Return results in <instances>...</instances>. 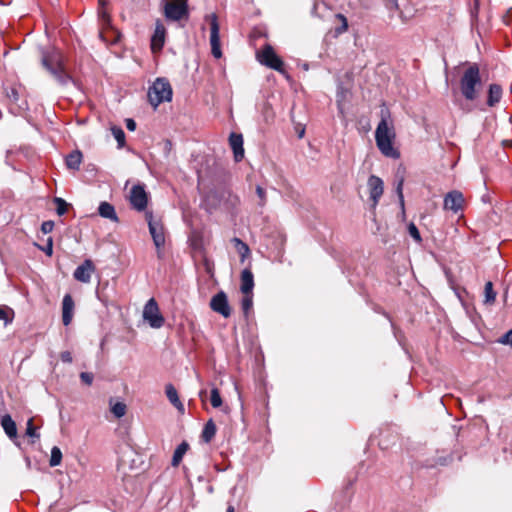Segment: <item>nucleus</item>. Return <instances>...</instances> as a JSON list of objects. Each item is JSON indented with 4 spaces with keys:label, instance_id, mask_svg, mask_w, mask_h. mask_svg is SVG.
<instances>
[{
    "label": "nucleus",
    "instance_id": "obj_24",
    "mask_svg": "<svg viewBox=\"0 0 512 512\" xmlns=\"http://www.w3.org/2000/svg\"><path fill=\"white\" fill-rule=\"evenodd\" d=\"M188 449H189V445L185 441H183L181 444H179L177 446V448L175 449V451L173 453L172 462H171L173 467H177L181 463L183 456L186 454Z\"/></svg>",
    "mask_w": 512,
    "mask_h": 512
},
{
    "label": "nucleus",
    "instance_id": "obj_4",
    "mask_svg": "<svg viewBox=\"0 0 512 512\" xmlns=\"http://www.w3.org/2000/svg\"><path fill=\"white\" fill-rule=\"evenodd\" d=\"M171 99L172 87L168 80L164 78H157L148 90V100L150 104L156 108L162 102H168L171 101Z\"/></svg>",
    "mask_w": 512,
    "mask_h": 512
},
{
    "label": "nucleus",
    "instance_id": "obj_8",
    "mask_svg": "<svg viewBox=\"0 0 512 512\" xmlns=\"http://www.w3.org/2000/svg\"><path fill=\"white\" fill-rule=\"evenodd\" d=\"M146 220L153 242L159 250L165 244L164 227L159 220L154 219L152 212H146Z\"/></svg>",
    "mask_w": 512,
    "mask_h": 512
},
{
    "label": "nucleus",
    "instance_id": "obj_37",
    "mask_svg": "<svg viewBox=\"0 0 512 512\" xmlns=\"http://www.w3.org/2000/svg\"><path fill=\"white\" fill-rule=\"evenodd\" d=\"M8 312L13 313V310L7 307L0 306V320H4L5 324L12 322V318L8 317Z\"/></svg>",
    "mask_w": 512,
    "mask_h": 512
},
{
    "label": "nucleus",
    "instance_id": "obj_33",
    "mask_svg": "<svg viewBox=\"0 0 512 512\" xmlns=\"http://www.w3.org/2000/svg\"><path fill=\"white\" fill-rule=\"evenodd\" d=\"M56 211L58 215H64L68 210V204L62 198H55Z\"/></svg>",
    "mask_w": 512,
    "mask_h": 512
},
{
    "label": "nucleus",
    "instance_id": "obj_43",
    "mask_svg": "<svg viewBox=\"0 0 512 512\" xmlns=\"http://www.w3.org/2000/svg\"><path fill=\"white\" fill-rule=\"evenodd\" d=\"M500 342L503 344H509L512 346V329L508 331L501 339Z\"/></svg>",
    "mask_w": 512,
    "mask_h": 512
},
{
    "label": "nucleus",
    "instance_id": "obj_41",
    "mask_svg": "<svg viewBox=\"0 0 512 512\" xmlns=\"http://www.w3.org/2000/svg\"><path fill=\"white\" fill-rule=\"evenodd\" d=\"M53 228H54L53 221H44L41 225V231L44 234H48V233L52 232Z\"/></svg>",
    "mask_w": 512,
    "mask_h": 512
},
{
    "label": "nucleus",
    "instance_id": "obj_30",
    "mask_svg": "<svg viewBox=\"0 0 512 512\" xmlns=\"http://www.w3.org/2000/svg\"><path fill=\"white\" fill-rule=\"evenodd\" d=\"M114 138L118 143V147H123L125 144V133L120 127H112L111 129Z\"/></svg>",
    "mask_w": 512,
    "mask_h": 512
},
{
    "label": "nucleus",
    "instance_id": "obj_38",
    "mask_svg": "<svg viewBox=\"0 0 512 512\" xmlns=\"http://www.w3.org/2000/svg\"><path fill=\"white\" fill-rule=\"evenodd\" d=\"M403 182H404V180L401 178L396 187V192H397L401 207H404Z\"/></svg>",
    "mask_w": 512,
    "mask_h": 512
},
{
    "label": "nucleus",
    "instance_id": "obj_44",
    "mask_svg": "<svg viewBox=\"0 0 512 512\" xmlns=\"http://www.w3.org/2000/svg\"><path fill=\"white\" fill-rule=\"evenodd\" d=\"M43 251H44L48 256H51V255H52V253H53V242H52V238H49V239H48L47 246L43 249Z\"/></svg>",
    "mask_w": 512,
    "mask_h": 512
},
{
    "label": "nucleus",
    "instance_id": "obj_28",
    "mask_svg": "<svg viewBox=\"0 0 512 512\" xmlns=\"http://www.w3.org/2000/svg\"><path fill=\"white\" fill-rule=\"evenodd\" d=\"M62 461V452L59 447L54 446L51 449V457L49 464L51 467H56L61 464Z\"/></svg>",
    "mask_w": 512,
    "mask_h": 512
},
{
    "label": "nucleus",
    "instance_id": "obj_22",
    "mask_svg": "<svg viewBox=\"0 0 512 512\" xmlns=\"http://www.w3.org/2000/svg\"><path fill=\"white\" fill-rule=\"evenodd\" d=\"M82 158V153L79 150H74L66 156L65 164L68 169L78 171L82 163Z\"/></svg>",
    "mask_w": 512,
    "mask_h": 512
},
{
    "label": "nucleus",
    "instance_id": "obj_50",
    "mask_svg": "<svg viewBox=\"0 0 512 512\" xmlns=\"http://www.w3.org/2000/svg\"><path fill=\"white\" fill-rule=\"evenodd\" d=\"M303 134H304V130H302L301 132H299V137H303Z\"/></svg>",
    "mask_w": 512,
    "mask_h": 512
},
{
    "label": "nucleus",
    "instance_id": "obj_14",
    "mask_svg": "<svg viewBox=\"0 0 512 512\" xmlns=\"http://www.w3.org/2000/svg\"><path fill=\"white\" fill-rule=\"evenodd\" d=\"M370 199L372 200V207L375 208L384 191V183L381 178L375 175H371L367 182Z\"/></svg>",
    "mask_w": 512,
    "mask_h": 512
},
{
    "label": "nucleus",
    "instance_id": "obj_42",
    "mask_svg": "<svg viewBox=\"0 0 512 512\" xmlns=\"http://www.w3.org/2000/svg\"><path fill=\"white\" fill-rule=\"evenodd\" d=\"M60 359L65 362V363H71L73 358H72V354L71 352L69 351H63L61 352L60 354Z\"/></svg>",
    "mask_w": 512,
    "mask_h": 512
},
{
    "label": "nucleus",
    "instance_id": "obj_10",
    "mask_svg": "<svg viewBox=\"0 0 512 512\" xmlns=\"http://www.w3.org/2000/svg\"><path fill=\"white\" fill-rule=\"evenodd\" d=\"M210 308L224 318H229L232 313L228 297L224 291H219L211 298Z\"/></svg>",
    "mask_w": 512,
    "mask_h": 512
},
{
    "label": "nucleus",
    "instance_id": "obj_39",
    "mask_svg": "<svg viewBox=\"0 0 512 512\" xmlns=\"http://www.w3.org/2000/svg\"><path fill=\"white\" fill-rule=\"evenodd\" d=\"M80 379L86 385H91L92 382H93L94 376L90 372H81L80 373Z\"/></svg>",
    "mask_w": 512,
    "mask_h": 512
},
{
    "label": "nucleus",
    "instance_id": "obj_19",
    "mask_svg": "<svg viewBox=\"0 0 512 512\" xmlns=\"http://www.w3.org/2000/svg\"><path fill=\"white\" fill-rule=\"evenodd\" d=\"M503 90L499 84H490L488 88L487 105L489 107L496 106L502 98Z\"/></svg>",
    "mask_w": 512,
    "mask_h": 512
},
{
    "label": "nucleus",
    "instance_id": "obj_25",
    "mask_svg": "<svg viewBox=\"0 0 512 512\" xmlns=\"http://www.w3.org/2000/svg\"><path fill=\"white\" fill-rule=\"evenodd\" d=\"M216 430V425L213 422V420L210 419L209 421H207L201 435L203 441L209 443L214 438Z\"/></svg>",
    "mask_w": 512,
    "mask_h": 512
},
{
    "label": "nucleus",
    "instance_id": "obj_12",
    "mask_svg": "<svg viewBox=\"0 0 512 512\" xmlns=\"http://www.w3.org/2000/svg\"><path fill=\"white\" fill-rule=\"evenodd\" d=\"M148 197L145 189L141 185H135L130 191L131 206L137 211H143L147 207Z\"/></svg>",
    "mask_w": 512,
    "mask_h": 512
},
{
    "label": "nucleus",
    "instance_id": "obj_17",
    "mask_svg": "<svg viewBox=\"0 0 512 512\" xmlns=\"http://www.w3.org/2000/svg\"><path fill=\"white\" fill-rule=\"evenodd\" d=\"M74 301L70 294H66L62 301V321L65 326H68L73 318Z\"/></svg>",
    "mask_w": 512,
    "mask_h": 512
},
{
    "label": "nucleus",
    "instance_id": "obj_26",
    "mask_svg": "<svg viewBox=\"0 0 512 512\" xmlns=\"http://www.w3.org/2000/svg\"><path fill=\"white\" fill-rule=\"evenodd\" d=\"M232 242H233L237 252L241 256V261H244V259L250 253V249H249L248 245L246 243H244L242 240H240L239 238H236V237L232 239Z\"/></svg>",
    "mask_w": 512,
    "mask_h": 512
},
{
    "label": "nucleus",
    "instance_id": "obj_11",
    "mask_svg": "<svg viewBox=\"0 0 512 512\" xmlns=\"http://www.w3.org/2000/svg\"><path fill=\"white\" fill-rule=\"evenodd\" d=\"M166 28L162 21L157 20L155 23V29L151 36V51L153 54L160 53L165 45L166 41Z\"/></svg>",
    "mask_w": 512,
    "mask_h": 512
},
{
    "label": "nucleus",
    "instance_id": "obj_35",
    "mask_svg": "<svg viewBox=\"0 0 512 512\" xmlns=\"http://www.w3.org/2000/svg\"><path fill=\"white\" fill-rule=\"evenodd\" d=\"M408 232L410 236L418 243L421 242L422 238L420 232L414 223H410L408 226Z\"/></svg>",
    "mask_w": 512,
    "mask_h": 512
},
{
    "label": "nucleus",
    "instance_id": "obj_32",
    "mask_svg": "<svg viewBox=\"0 0 512 512\" xmlns=\"http://www.w3.org/2000/svg\"><path fill=\"white\" fill-rule=\"evenodd\" d=\"M336 18L341 22V26L337 27L335 29V33L337 35H340V34H342V33L347 31V29H348V22H347L346 17L343 14H340V13L337 14Z\"/></svg>",
    "mask_w": 512,
    "mask_h": 512
},
{
    "label": "nucleus",
    "instance_id": "obj_1",
    "mask_svg": "<svg viewBox=\"0 0 512 512\" xmlns=\"http://www.w3.org/2000/svg\"><path fill=\"white\" fill-rule=\"evenodd\" d=\"M390 118V113L387 109L381 110V120L375 131V141L380 152L393 159L400 156L398 150L393 147V140L395 139L394 126Z\"/></svg>",
    "mask_w": 512,
    "mask_h": 512
},
{
    "label": "nucleus",
    "instance_id": "obj_2",
    "mask_svg": "<svg viewBox=\"0 0 512 512\" xmlns=\"http://www.w3.org/2000/svg\"><path fill=\"white\" fill-rule=\"evenodd\" d=\"M42 66L54 77L61 86L73 82L72 77L67 73L64 58L60 50L50 48L42 51Z\"/></svg>",
    "mask_w": 512,
    "mask_h": 512
},
{
    "label": "nucleus",
    "instance_id": "obj_29",
    "mask_svg": "<svg viewBox=\"0 0 512 512\" xmlns=\"http://www.w3.org/2000/svg\"><path fill=\"white\" fill-rule=\"evenodd\" d=\"M111 412L116 418H122L126 414L127 406L123 402L111 404Z\"/></svg>",
    "mask_w": 512,
    "mask_h": 512
},
{
    "label": "nucleus",
    "instance_id": "obj_5",
    "mask_svg": "<svg viewBox=\"0 0 512 512\" xmlns=\"http://www.w3.org/2000/svg\"><path fill=\"white\" fill-rule=\"evenodd\" d=\"M143 319L150 327L159 329L164 325V317L160 313L159 306L154 298H150L143 309Z\"/></svg>",
    "mask_w": 512,
    "mask_h": 512
},
{
    "label": "nucleus",
    "instance_id": "obj_9",
    "mask_svg": "<svg viewBox=\"0 0 512 512\" xmlns=\"http://www.w3.org/2000/svg\"><path fill=\"white\" fill-rule=\"evenodd\" d=\"M259 62L271 69L281 72L283 69V61L276 55L273 48L269 45L265 46L260 53H257Z\"/></svg>",
    "mask_w": 512,
    "mask_h": 512
},
{
    "label": "nucleus",
    "instance_id": "obj_6",
    "mask_svg": "<svg viewBox=\"0 0 512 512\" xmlns=\"http://www.w3.org/2000/svg\"><path fill=\"white\" fill-rule=\"evenodd\" d=\"M164 15L168 20L179 21L188 16V7L185 0H170L164 5Z\"/></svg>",
    "mask_w": 512,
    "mask_h": 512
},
{
    "label": "nucleus",
    "instance_id": "obj_31",
    "mask_svg": "<svg viewBox=\"0 0 512 512\" xmlns=\"http://www.w3.org/2000/svg\"><path fill=\"white\" fill-rule=\"evenodd\" d=\"M210 402L214 408H219L222 405V398L218 388L214 387L211 390Z\"/></svg>",
    "mask_w": 512,
    "mask_h": 512
},
{
    "label": "nucleus",
    "instance_id": "obj_27",
    "mask_svg": "<svg viewBox=\"0 0 512 512\" xmlns=\"http://www.w3.org/2000/svg\"><path fill=\"white\" fill-rule=\"evenodd\" d=\"M496 292L493 288V283L491 281L486 282L484 287V303L491 305L495 302Z\"/></svg>",
    "mask_w": 512,
    "mask_h": 512
},
{
    "label": "nucleus",
    "instance_id": "obj_45",
    "mask_svg": "<svg viewBox=\"0 0 512 512\" xmlns=\"http://www.w3.org/2000/svg\"><path fill=\"white\" fill-rule=\"evenodd\" d=\"M126 128L129 131H134L136 129V122L131 118L126 119Z\"/></svg>",
    "mask_w": 512,
    "mask_h": 512
},
{
    "label": "nucleus",
    "instance_id": "obj_13",
    "mask_svg": "<svg viewBox=\"0 0 512 512\" xmlns=\"http://www.w3.org/2000/svg\"><path fill=\"white\" fill-rule=\"evenodd\" d=\"M443 206L445 210H450L454 213L462 211L464 206L463 194L457 190L447 193L444 197Z\"/></svg>",
    "mask_w": 512,
    "mask_h": 512
},
{
    "label": "nucleus",
    "instance_id": "obj_18",
    "mask_svg": "<svg viewBox=\"0 0 512 512\" xmlns=\"http://www.w3.org/2000/svg\"><path fill=\"white\" fill-rule=\"evenodd\" d=\"M254 288V276L250 269L246 268L241 272L240 290L243 294H252Z\"/></svg>",
    "mask_w": 512,
    "mask_h": 512
},
{
    "label": "nucleus",
    "instance_id": "obj_16",
    "mask_svg": "<svg viewBox=\"0 0 512 512\" xmlns=\"http://www.w3.org/2000/svg\"><path fill=\"white\" fill-rule=\"evenodd\" d=\"M229 144L233 151L234 159L240 162L244 158L243 136L238 133H231L229 136Z\"/></svg>",
    "mask_w": 512,
    "mask_h": 512
},
{
    "label": "nucleus",
    "instance_id": "obj_49",
    "mask_svg": "<svg viewBox=\"0 0 512 512\" xmlns=\"http://www.w3.org/2000/svg\"><path fill=\"white\" fill-rule=\"evenodd\" d=\"M103 18H104V20H105L106 22H109V17H108V16H106L105 14H103Z\"/></svg>",
    "mask_w": 512,
    "mask_h": 512
},
{
    "label": "nucleus",
    "instance_id": "obj_15",
    "mask_svg": "<svg viewBox=\"0 0 512 512\" xmlns=\"http://www.w3.org/2000/svg\"><path fill=\"white\" fill-rule=\"evenodd\" d=\"M93 271V262L90 259H86L80 266L75 269L73 276L77 281L82 283H89Z\"/></svg>",
    "mask_w": 512,
    "mask_h": 512
},
{
    "label": "nucleus",
    "instance_id": "obj_47",
    "mask_svg": "<svg viewBox=\"0 0 512 512\" xmlns=\"http://www.w3.org/2000/svg\"><path fill=\"white\" fill-rule=\"evenodd\" d=\"M226 512H234V508L232 506H229Z\"/></svg>",
    "mask_w": 512,
    "mask_h": 512
},
{
    "label": "nucleus",
    "instance_id": "obj_36",
    "mask_svg": "<svg viewBox=\"0 0 512 512\" xmlns=\"http://www.w3.org/2000/svg\"><path fill=\"white\" fill-rule=\"evenodd\" d=\"M26 434L33 438L40 437V434L36 432V427H34L32 419H29L27 422Z\"/></svg>",
    "mask_w": 512,
    "mask_h": 512
},
{
    "label": "nucleus",
    "instance_id": "obj_3",
    "mask_svg": "<svg viewBox=\"0 0 512 512\" xmlns=\"http://www.w3.org/2000/svg\"><path fill=\"white\" fill-rule=\"evenodd\" d=\"M481 86L482 81L478 64H469L459 81L461 95L467 101H474L478 97Z\"/></svg>",
    "mask_w": 512,
    "mask_h": 512
},
{
    "label": "nucleus",
    "instance_id": "obj_46",
    "mask_svg": "<svg viewBox=\"0 0 512 512\" xmlns=\"http://www.w3.org/2000/svg\"><path fill=\"white\" fill-rule=\"evenodd\" d=\"M206 394H207L206 390H201V391L199 392V397H200V399H201L202 401H203V400H204V398L206 397Z\"/></svg>",
    "mask_w": 512,
    "mask_h": 512
},
{
    "label": "nucleus",
    "instance_id": "obj_20",
    "mask_svg": "<svg viewBox=\"0 0 512 512\" xmlns=\"http://www.w3.org/2000/svg\"><path fill=\"white\" fill-rule=\"evenodd\" d=\"M1 426L5 434L10 439H15L17 437L16 423L9 414H5L1 417Z\"/></svg>",
    "mask_w": 512,
    "mask_h": 512
},
{
    "label": "nucleus",
    "instance_id": "obj_21",
    "mask_svg": "<svg viewBox=\"0 0 512 512\" xmlns=\"http://www.w3.org/2000/svg\"><path fill=\"white\" fill-rule=\"evenodd\" d=\"M165 394L168 398V400L170 401V403L178 410L180 411L181 413L184 412V405L183 403L180 401L179 399V396H178V392L176 390V388L172 385V384H167L165 386Z\"/></svg>",
    "mask_w": 512,
    "mask_h": 512
},
{
    "label": "nucleus",
    "instance_id": "obj_7",
    "mask_svg": "<svg viewBox=\"0 0 512 512\" xmlns=\"http://www.w3.org/2000/svg\"><path fill=\"white\" fill-rule=\"evenodd\" d=\"M210 22V45L212 55L219 59L222 57L220 45V27L216 14H211L209 17Z\"/></svg>",
    "mask_w": 512,
    "mask_h": 512
},
{
    "label": "nucleus",
    "instance_id": "obj_40",
    "mask_svg": "<svg viewBox=\"0 0 512 512\" xmlns=\"http://www.w3.org/2000/svg\"><path fill=\"white\" fill-rule=\"evenodd\" d=\"M256 194L259 197V205L263 206L266 203V191L261 187H256Z\"/></svg>",
    "mask_w": 512,
    "mask_h": 512
},
{
    "label": "nucleus",
    "instance_id": "obj_48",
    "mask_svg": "<svg viewBox=\"0 0 512 512\" xmlns=\"http://www.w3.org/2000/svg\"><path fill=\"white\" fill-rule=\"evenodd\" d=\"M12 96L14 97L15 100L17 99V97H16L17 93L14 90H12Z\"/></svg>",
    "mask_w": 512,
    "mask_h": 512
},
{
    "label": "nucleus",
    "instance_id": "obj_23",
    "mask_svg": "<svg viewBox=\"0 0 512 512\" xmlns=\"http://www.w3.org/2000/svg\"><path fill=\"white\" fill-rule=\"evenodd\" d=\"M98 213L101 217L107 218L111 221L118 222V216L116 214L115 208L108 202H101L98 207Z\"/></svg>",
    "mask_w": 512,
    "mask_h": 512
},
{
    "label": "nucleus",
    "instance_id": "obj_34",
    "mask_svg": "<svg viewBox=\"0 0 512 512\" xmlns=\"http://www.w3.org/2000/svg\"><path fill=\"white\" fill-rule=\"evenodd\" d=\"M253 295L252 294H244L241 305L244 313H248L253 305Z\"/></svg>",
    "mask_w": 512,
    "mask_h": 512
}]
</instances>
